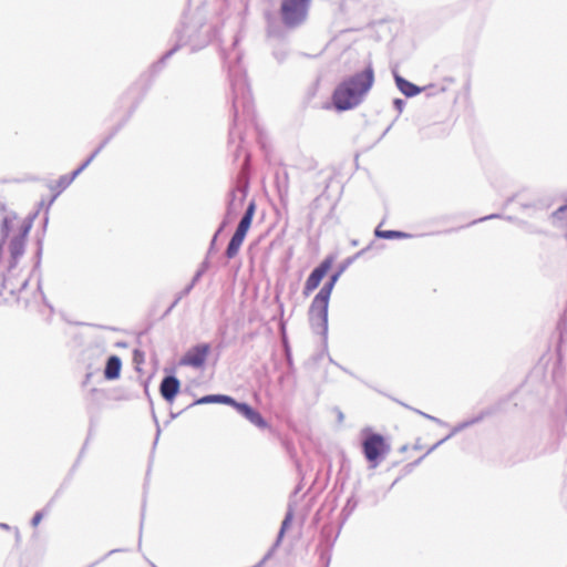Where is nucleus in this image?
Instances as JSON below:
<instances>
[{
  "label": "nucleus",
  "mask_w": 567,
  "mask_h": 567,
  "mask_svg": "<svg viewBox=\"0 0 567 567\" xmlns=\"http://www.w3.org/2000/svg\"><path fill=\"white\" fill-rule=\"evenodd\" d=\"M204 272H205V267L197 270L192 282L183 290L182 296H186L190 292V290L193 289L195 284L200 279V277L203 276Z\"/></svg>",
  "instance_id": "nucleus-18"
},
{
  "label": "nucleus",
  "mask_w": 567,
  "mask_h": 567,
  "mask_svg": "<svg viewBox=\"0 0 567 567\" xmlns=\"http://www.w3.org/2000/svg\"><path fill=\"white\" fill-rule=\"evenodd\" d=\"M152 567H156L155 565H152Z\"/></svg>",
  "instance_id": "nucleus-27"
},
{
  "label": "nucleus",
  "mask_w": 567,
  "mask_h": 567,
  "mask_svg": "<svg viewBox=\"0 0 567 567\" xmlns=\"http://www.w3.org/2000/svg\"><path fill=\"white\" fill-rule=\"evenodd\" d=\"M233 105L235 110V116L237 117L240 105L245 107L249 100L248 87L245 79H239L238 81L233 82Z\"/></svg>",
  "instance_id": "nucleus-9"
},
{
  "label": "nucleus",
  "mask_w": 567,
  "mask_h": 567,
  "mask_svg": "<svg viewBox=\"0 0 567 567\" xmlns=\"http://www.w3.org/2000/svg\"><path fill=\"white\" fill-rule=\"evenodd\" d=\"M331 267V260L326 259L321 262L319 267L313 269V271L308 277L306 285H305V295H309L311 291H313L318 286L320 285L323 277L327 275L328 270Z\"/></svg>",
  "instance_id": "nucleus-8"
},
{
  "label": "nucleus",
  "mask_w": 567,
  "mask_h": 567,
  "mask_svg": "<svg viewBox=\"0 0 567 567\" xmlns=\"http://www.w3.org/2000/svg\"><path fill=\"white\" fill-rule=\"evenodd\" d=\"M182 296L177 297L176 301L174 302V305L177 303L178 300H181Z\"/></svg>",
  "instance_id": "nucleus-26"
},
{
  "label": "nucleus",
  "mask_w": 567,
  "mask_h": 567,
  "mask_svg": "<svg viewBox=\"0 0 567 567\" xmlns=\"http://www.w3.org/2000/svg\"><path fill=\"white\" fill-rule=\"evenodd\" d=\"M311 0H281L280 16L288 28L301 25L308 17Z\"/></svg>",
  "instance_id": "nucleus-2"
},
{
  "label": "nucleus",
  "mask_w": 567,
  "mask_h": 567,
  "mask_svg": "<svg viewBox=\"0 0 567 567\" xmlns=\"http://www.w3.org/2000/svg\"><path fill=\"white\" fill-rule=\"evenodd\" d=\"M208 403H224L230 405L234 403V399L223 394H212L198 399L195 404H208Z\"/></svg>",
  "instance_id": "nucleus-14"
},
{
  "label": "nucleus",
  "mask_w": 567,
  "mask_h": 567,
  "mask_svg": "<svg viewBox=\"0 0 567 567\" xmlns=\"http://www.w3.org/2000/svg\"><path fill=\"white\" fill-rule=\"evenodd\" d=\"M329 299L330 297L322 296V293L318 292L309 309L311 327L319 333H326L328 330Z\"/></svg>",
  "instance_id": "nucleus-4"
},
{
  "label": "nucleus",
  "mask_w": 567,
  "mask_h": 567,
  "mask_svg": "<svg viewBox=\"0 0 567 567\" xmlns=\"http://www.w3.org/2000/svg\"><path fill=\"white\" fill-rule=\"evenodd\" d=\"M395 83L398 89L406 96L411 97L421 92L420 87L414 85L413 83L406 81L399 74H394Z\"/></svg>",
  "instance_id": "nucleus-12"
},
{
  "label": "nucleus",
  "mask_w": 567,
  "mask_h": 567,
  "mask_svg": "<svg viewBox=\"0 0 567 567\" xmlns=\"http://www.w3.org/2000/svg\"><path fill=\"white\" fill-rule=\"evenodd\" d=\"M104 145H105V142L103 144H101L100 147H97L93 152V154L78 169H75L72 173V175L61 176L59 178V181L56 182V185L54 188L52 186H50V188L52 190H54V194L52 195L48 206H50L55 200V198L60 195V193L62 190H64L72 183V181L95 158V156L101 152V150L103 148Z\"/></svg>",
  "instance_id": "nucleus-6"
},
{
  "label": "nucleus",
  "mask_w": 567,
  "mask_h": 567,
  "mask_svg": "<svg viewBox=\"0 0 567 567\" xmlns=\"http://www.w3.org/2000/svg\"><path fill=\"white\" fill-rule=\"evenodd\" d=\"M208 352V344L194 347L183 357L181 364L199 368L205 363Z\"/></svg>",
  "instance_id": "nucleus-7"
},
{
  "label": "nucleus",
  "mask_w": 567,
  "mask_h": 567,
  "mask_svg": "<svg viewBox=\"0 0 567 567\" xmlns=\"http://www.w3.org/2000/svg\"><path fill=\"white\" fill-rule=\"evenodd\" d=\"M373 81L374 74L371 65L343 81L333 93L336 107L344 111L357 106L371 89Z\"/></svg>",
  "instance_id": "nucleus-1"
},
{
  "label": "nucleus",
  "mask_w": 567,
  "mask_h": 567,
  "mask_svg": "<svg viewBox=\"0 0 567 567\" xmlns=\"http://www.w3.org/2000/svg\"><path fill=\"white\" fill-rule=\"evenodd\" d=\"M31 524L35 525V515L31 518Z\"/></svg>",
  "instance_id": "nucleus-25"
},
{
  "label": "nucleus",
  "mask_w": 567,
  "mask_h": 567,
  "mask_svg": "<svg viewBox=\"0 0 567 567\" xmlns=\"http://www.w3.org/2000/svg\"><path fill=\"white\" fill-rule=\"evenodd\" d=\"M340 274H341V271H339V272H337V274L332 275V276L330 277L329 281H327V282L323 285V287L319 290V292H320V293H322V296L324 295V296L330 297L331 291H332V289H333V287H334L336 282L338 281V279H339V277H340Z\"/></svg>",
  "instance_id": "nucleus-16"
},
{
  "label": "nucleus",
  "mask_w": 567,
  "mask_h": 567,
  "mask_svg": "<svg viewBox=\"0 0 567 567\" xmlns=\"http://www.w3.org/2000/svg\"><path fill=\"white\" fill-rule=\"evenodd\" d=\"M179 386H181V383H179L178 379L171 375V377H166L163 379L161 386H159V391H161L162 396L167 402H173V400L175 399L176 394L179 391Z\"/></svg>",
  "instance_id": "nucleus-11"
},
{
  "label": "nucleus",
  "mask_w": 567,
  "mask_h": 567,
  "mask_svg": "<svg viewBox=\"0 0 567 567\" xmlns=\"http://www.w3.org/2000/svg\"><path fill=\"white\" fill-rule=\"evenodd\" d=\"M388 452L389 446L380 434H371L363 442V453L371 467H377Z\"/></svg>",
  "instance_id": "nucleus-5"
},
{
  "label": "nucleus",
  "mask_w": 567,
  "mask_h": 567,
  "mask_svg": "<svg viewBox=\"0 0 567 567\" xmlns=\"http://www.w3.org/2000/svg\"><path fill=\"white\" fill-rule=\"evenodd\" d=\"M230 405L234 406L243 416H245L250 423H252L257 427H267V422L261 416V414L258 411L250 408L248 404L238 403L234 400V403H231Z\"/></svg>",
  "instance_id": "nucleus-10"
},
{
  "label": "nucleus",
  "mask_w": 567,
  "mask_h": 567,
  "mask_svg": "<svg viewBox=\"0 0 567 567\" xmlns=\"http://www.w3.org/2000/svg\"><path fill=\"white\" fill-rule=\"evenodd\" d=\"M415 411H416L419 414H421L422 416L426 417L427 420H431V421L435 422V423H436V424H439V425H443V426H445V425H446V423H445L444 421H442V420H440V419H437V417H435V416H432V415H430V414H426V413H424V412H422V411H417V410H415Z\"/></svg>",
  "instance_id": "nucleus-20"
},
{
  "label": "nucleus",
  "mask_w": 567,
  "mask_h": 567,
  "mask_svg": "<svg viewBox=\"0 0 567 567\" xmlns=\"http://www.w3.org/2000/svg\"><path fill=\"white\" fill-rule=\"evenodd\" d=\"M555 224L567 229V205L558 208L554 214Z\"/></svg>",
  "instance_id": "nucleus-15"
},
{
  "label": "nucleus",
  "mask_w": 567,
  "mask_h": 567,
  "mask_svg": "<svg viewBox=\"0 0 567 567\" xmlns=\"http://www.w3.org/2000/svg\"><path fill=\"white\" fill-rule=\"evenodd\" d=\"M121 371V360L116 355H112L109 358L104 371V375L109 380H114L118 378Z\"/></svg>",
  "instance_id": "nucleus-13"
},
{
  "label": "nucleus",
  "mask_w": 567,
  "mask_h": 567,
  "mask_svg": "<svg viewBox=\"0 0 567 567\" xmlns=\"http://www.w3.org/2000/svg\"><path fill=\"white\" fill-rule=\"evenodd\" d=\"M0 528L9 530L11 527L8 524L0 523Z\"/></svg>",
  "instance_id": "nucleus-24"
},
{
  "label": "nucleus",
  "mask_w": 567,
  "mask_h": 567,
  "mask_svg": "<svg viewBox=\"0 0 567 567\" xmlns=\"http://www.w3.org/2000/svg\"><path fill=\"white\" fill-rule=\"evenodd\" d=\"M255 209H256L255 203L251 202L248 205L243 218L240 219V221L237 226L235 234L233 235V237L227 246L226 257L228 259H233L239 252V249L245 240V237L251 226V221H252V218L255 215Z\"/></svg>",
  "instance_id": "nucleus-3"
},
{
  "label": "nucleus",
  "mask_w": 567,
  "mask_h": 567,
  "mask_svg": "<svg viewBox=\"0 0 567 567\" xmlns=\"http://www.w3.org/2000/svg\"><path fill=\"white\" fill-rule=\"evenodd\" d=\"M403 105H404V101H403V100L396 99V100L394 101V106L396 107V110H398L399 112H402V110H403Z\"/></svg>",
  "instance_id": "nucleus-23"
},
{
  "label": "nucleus",
  "mask_w": 567,
  "mask_h": 567,
  "mask_svg": "<svg viewBox=\"0 0 567 567\" xmlns=\"http://www.w3.org/2000/svg\"><path fill=\"white\" fill-rule=\"evenodd\" d=\"M457 432L455 431V429L453 427L452 431L450 432L449 435H446L444 439H442L441 441H439L431 450H434L436 449L439 445H441L442 443H444L445 441H447L449 439H451L453 435H455Z\"/></svg>",
  "instance_id": "nucleus-22"
},
{
  "label": "nucleus",
  "mask_w": 567,
  "mask_h": 567,
  "mask_svg": "<svg viewBox=\"0 0 567 567\" xmlns=\"http://www.w3.org/2000/svg\"><path fill=\"white\" fill-rule=\"evenodd\" d=\"M474 422H475L474 420L466 421V422L457 424L456 426H454V429L458 433L460 431H462V430L466 429L467 426L472 425Z\"/></svg>",
  "instance_id": "nucleus-21"
},
{
  "label": "nucleus",
  "mask_w": 567,
  "mask_h": 567,
  "mask_svg": "<svg viewBox=\"0 0 567 567\" xmlns=\"http://www.w3.org/2000/svg\"><path fill=\"white\" fill-rule=\"evenodd\" d=\"M292 519V515L291 513H288L281 524V528H280V532H279V535H278V539H277V544L280 543L284 534H285V530L288 528V526L290 525V522Z\"/></svg>",
  "instance_id": "nucleus-19"
},
{
  "label": "nucleus",
  "mask_w": 567,
  "mask_h": 567,
  "mask_svg": "<svg viewBox=\"0 0 567 567\" xmlns=\"http://www.w3.org/2000/svg\"><path fill=\"white\" fill-rule=\"evenodd\" d=\"M375 235L380 238H385V239H394V238H405L408 237L406 234L404 233H401V231H395V230H379L377 229L375 230Z\"/></svg>",
  "instance_id": "nucleus-17"
}]
</instances>
